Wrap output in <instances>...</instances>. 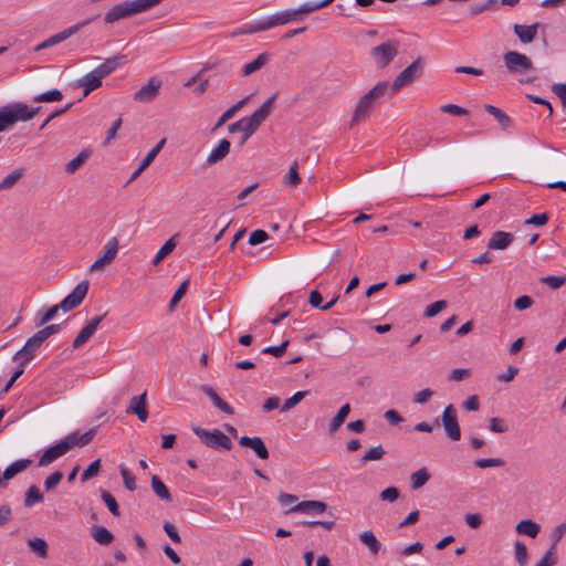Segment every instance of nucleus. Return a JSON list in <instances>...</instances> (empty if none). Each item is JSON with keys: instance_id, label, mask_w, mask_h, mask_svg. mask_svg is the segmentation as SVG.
I'll return each mask as SVG.
<instances>
[{"instance_id": "nucleus-36", "label": "nucleus", "mask_w": 566, "mask_h": 566, "mask_svg": "<svg viewBox=\"0 0 566 566\" xmlns=\"http://www.w3.org/2000/svg\"><path fill=\"white\" fill-rule=\"evenodd\" d=\"M24 168H19L6 176L0 182V192L12 189L17 182L23 177Z\"/></svg>"}, {"instance_id": "nucleus-18", "label": "nucleus", "mask_w": 566, "mask_h": 566, "mask_svg": "<svg viewBox=\"0 0 566 566\" xmlns=\"http://www.w3.org/2000/svg\"><path fill=\"white\" fill-rule=\"evenodd\" d=\"M102 76L94 69L77 81V86L84 88L83 96L86 97L91 92L102 86Z\"/></svg>"}, {"instance_id": "nucleus-3", "label": "nucleus", "mask_w": 566, "mask_h": 566, "mask_svg": "<svg viewBox=\"0 0 566 566\" xmlns=\"http://www.w3.org/2000/svg\"><path fill=\"white\" fill-rule=\"evenodd\" d=\"M192 432L205 446L216 451H230L233 447L231 439L219 429L207 430L199 426H195L192 427Z\"/></svg>"}, {"instance_id": "nucleus-49", "label": "nucleus", "mask_w": 566, "mask_h": 566, "mask_svg": "<svg viewBox=\"0 0 566 566\" xmlns=\"http://www.w3.org/2000/svg\"><path fill=\"white\" fill-rule=\"evenodd\" d=\"M284 182L292 188H296L301 184V177L297 171V163H294L290 167L289 172L284 178Z\"/></svg>"}, {"instance_id": "nucleus-59", "label": "nucleus", "mask_w": 566, "mask_h": 566, "mask_svg": "<svg viewBox=\"0 0 566 566\" xmlns=\"http://www.w3.org/2000/svg\"><path fill=\"white\" fill-rule=\"evenodd\" d=\"M269 235L264 230L258 229L254 230L249 237V243L251 245H258L268 240Z\"/></svg>"}, {"instance_id": "nucleus-23", "label": "nucleus", "mask_w": 566, "mask_h": 566, "mask_svg": "<svg viewBox=\"0 0 566 566\" xmlns=\"http://www.w3.org/2000/svg\"><path fill=\"white\" fill-rule=\"evenodd\" d=\"M200 390L211 399L216 408H218L219 410L227 415H233V408L223 399H221L212 387L208 385H201Z\"/></svg>"}, {"instance_id": "nucleus-51", "label": "nucleus", "mask_w": 566, "mask_h": 566, "mask_svg": "<svg viewBox=\"0 0 566 566\" xmlns=\"http://www.w3.org/2000/svg\"><path fill=\"white\" fill-rule=\"evenodd\" d=\"M99 469H101V460L97 459L95 461H93L88 467L87 469H85L81 475V481L82 482H86L88 481L90 479L96 476L99 472Z\"/></svg>"}, {"instance_id": "nucleus-35", "label": "nucleus", "mask_w": 566, "mask_h": 566, "mask_svg": "<svg viewBox=\"0 0 566 566\" xmlns=\"http://www.w3.org/2000/svg\"><path fill=\"white\" fill-rule=\"evenodd\" d=\"M151 489L160 500L167 502H170L172 500L168 488L157 475H154L151 478Z\"/></svg>"}, {"instance_id": "nucleus-56", "label": "nucleus", "mask_w": 566, "mask_h": 566, "mask_svg": "<svg viewBox=\"0 0 566 566\" xmlns=\"http://www.w3.org/2000/svg\"><path fill=\"white\" fill-rule=\"evenodd\" d=\"M440 109L443 113L451 114L454 116H465L469 113L468 109H465L459 105H455V104L442 105Z\"/></svg>"}, {"instance_id": "nucleus-38", "label": "nucleus", "mask_w": 566, "mask_h": 566, "mask_svg": "<svg viewBox=\"0 0 566 566\" xmlns=\"http://www.w3.org/2000/svg\"><path fill=\"white\" fill-rule=\"evenodd\" d=\"M43 494L36 485H31L25 492L24 506L32 507L36 503L43 502Z\"/></svg>"}, {"instance_id": "nucleus-42", "label": "nucleus", "mask_w": 566, "mask_h": 566, "mask_svg": "<svg viewBox=\"0 0 566 566\" xmlns=\"http://www.w3.org/2000/svg\"><path fill=\"white\" fill-rule=\"evenodd\" d=\"M515 560L520 566H525L528 560L527 547L523 542L516 541L514 544Z\"/></svg>"}, {"instance_id": "nucleus-27", "label": "nucleus", "mask_w": 566, "mask_h": 566, "mask_svg": "<svg viewBox=\"0 0 566 566\" xmlns=\"http://www.w3.org/2000/svg\"><path fill=\"white\" fill-rule=\"evenodd\" d=\"M269 62V54L261 53L252 62H249L242 67V76H249L254 72L261 70Z\"/></svg>"}, {"instance_id": "nucleus-6", "label": "nucleus", "mask_w": 566, "mask_h": 566, "mask_svg": "<svg viewBox=\"0 0 566 566\" xmlns=\"http://www.w3.org/2000/svg\"><path fill=\"white\" fill-rule=\"evenodd\" d=\"M504 65L512 74H524L533 70L532 60L517 51H507L503 54Z\"/></svg>"}, {"instance_id": "nucleus-2", "label": "nucleus", "mask_w": 566, "mask_h": 566, "mask_svg": "<svg viewBox=\"0 0 566 566\" xmlns=\"http://www.w3.org/2000/svg\"><path fill=\"white\" fill-rule=\"evenodd\" d=\"M388 87V82H378L370 91L359 98L349 123L350 128L368 118L370 112L376 105V102L386 94Z\"/></svg>"}, {"instance_id": "nucleus-12", "label": "nucleus", "mask_w": 566, "mask_h": 566, "mask_svg": "<svg viewBox=\"0 0 566 566\" xmlns=\"http://www.w3.org/2000/svg\"><path fill=\"white\" fill-rule=\"evenodd\" d=\"M118 252V240L116 237H113L108 240L105 245V252L102 256H99L90 268V271L97 272L102 271L106 264L113 262Z\"/></svg>"}, {"instance_id": "nucleus-45", "label": "nucleus", "mask_w": 566, "mask_h": 566, "mask_svg": "<svg viewBox=\"0 0 566 566\" xmlns=\"http://www.w3.org/2000/svg\"><path fill=\"white\" fill-rule=\"evenodd\" d=\"M386 454V451L385 449L382 448V446H377V447H373L370 448L361 458V463H366L368 461H378V460H381L382 457Z\"/></svg>"}, {"instance_id": "nucleus-29", "label": "nucleus", "mask_w": 566, "mask_h": 566, "mask_svg": "<svg viewBox=\"0 0 566 566\" xmlns=\"http://www.w3.org/2000/svg\"><path fill=\"white\" fill-rule=\"evenodd\" d=\"M541 531V526L532 520H522L516 525V532L518 534L527 535L535 538Z\"/></svg>"}, {"instance_id": "nucleus-40", "label": "nucleus", "mask_w": 566, "mask_h": 566, "mask_svg": "<svg viewBox=\"0 0 566 566\" xmlns=\"http://www.w3.org/2000/svg\"><path fill=\"white\" fill-rule=\"evenodd\" d=\"M62 98H63L62 92L57 88H53L51 91L35 95L33 97V101L36 103H52V102H59Z\"/></svg>"}, {"instance_id": "nucleus-61", "label": "nucleus", "mask_w": 566, "mask_h": 566, "mask_svg": "<svg viewBox=\"0 0 566 566\" xmlns=\"http://www.w3.org/2000/svg\"><path fill=\"white\" fill-rule=\"evenodd\" d=\"M400 495L399 490L396 486H389L380 492V499L382 501L395 502Z\"/></svg>"}, {"instance_id": "nucleus-13", "label": "nucleus", "mask_w": 566, "mask_h": 566, "mask_svg": "<svg viewBox=\"0 0 566 566\" xmlns=\"http://www.w3.org/2000/svg\"><path fill=\"white\" fill-rule=\"evenodd\" d=\"M40 347L39 343L30 337L24 346L13 355L12 360L20 363V367H25V365L34 358Z\"/></svg>"}, {"instance_id": "nucleus-47", "label": "nucleus", "mask_w": 566, "mask_h": 566, "mask_svg": "<svg viewBox=\"0 0 566 566\" xmlns=\"http://www.w3.org/2000/svg\"><path fill=\"white\" fill-rule=\"evenodd\" d=\"M166 143V139L163 138L161 140L158 142V144L153 147L148 154L145 156V158L142 160L140 165H142V169H146L153 161L154 159L156 158V156L159 154V151L163 149L164 145Z\"/></svg>"}, {"instance_id": "nucleus-24", "label": "nucleus", "mask_w": 566, "mask_h": 566, "mask_svg": "<svg viewBox=\"0 0 566 566\" xmlns=\"http://www.w3.org/2000/svg\"><path fill=\"white\" fill-rule=\"evenodd\" d=\"M538 27V22L531 25L515 24L513 30L520 41L526 44L531 43L536 38Z\"/></svg>"}, {"instance_id": "nucleus-10", "label": "nucleus", "mask_w": 566, "mask_h": 566, "mask_svg": "<svg viewBox=\"0 0 566 566\" xmlns=\"http://www.w3.org/2000/svg\"><path fill=\"white\" fill-rule=\"evenodd\" d=\"M88 292V282L83 281L78 283L75 289L65 296L60 303L61 310L64 312H70L76 308L84 300Z\"/></svg>"}, {"instance_id": "nucleus-7", "label": "nucleus", "mask_w": 566, "mask_h": 566, "mask_svg": "<svg viewBox=\"0 0 566 566\" xmlns=\"http://www.w3.org/2000/svg\"><path fill=\"white\" fill-rule=\"evenodd\" d=\"M441 424L443 426L449 439L452 441H459L461 439V429L458 421L457 409L452 403L444 408L441 415Z\"/></svg>"}, {"instance_id": "nucleus-57", "label": "nucleus", "mask_w": 566, "mask_h": 566, "mask_svg": "<svg viewBox=\"0 0 566 566\" xmlns=\"http://www.w3.org/2000/svg\"><path fill=\"white\" fill-rule=\"evenodd\" d=\"M489 429L495 433H504L507 431V426L503 419L493 417L490 419Z\"/></svg>"}, {"instance_id": "nucleus-34", "label": "nucleus", "mask_w": 566, "mask_h": 566, "mask_svg": "<svg viewBox=\"0 0 566 566\" xmlns=\"http://www.w3.org/2000/svg\"><path fill=\"white\" fill-rule=\"evenodd\" d=\"M123 56H115L111 59H106L104 63L95 67L97 73L102 76V78L108 76L113 71H115L120 64V60Z\"/></svg>"}, {"instance_id": "nucleus-41", "label": "nucleus", "mask_w": 566, "mask_h": 566, "mask_svg": "<svg viewBox=\"0 0 566 566\" xmlns=\"http://www.w3.org/2000/svg\"><path fill=\"white\" fill-rule=\"evenodd\" d=\"M265 21L261 20L255 23H247L242 28L238 29V31H234L232 35L238 34H253L262 31H266Z\"/></svg>"}, {"instance_id": "nucleus-48", "label": "nucleus", "mask_w": 566, "mask_h": 566, "mask_svg": "<svg viewBox=\"0 0 566 566\" xmlns=\"http://www.w3.org/2000/svg\"><path fill=\"white\" fill-rule=\"evenodd\" d=\"M59 310H61V306H60V304H56V305L49 307L44 313H39L36 326L39 327V326H42V325H45L46 323H49L51 319H53L55 317Z\"/></svg>"}, {"instance_id": "nucleus-37", "label": "nucleus", "mask_w": 566, "mask_h": 566, "mask_svg": "<svg viewBox=\"0 0 566 566\" xmlns=\"http://www.w3.org/2000/svg\"><path fill=\"white\" fill-rule=\"evenodd\" d=\"M176 235H172L169 240H167L164 245L159 249V251L156 253L155 258L153 259L151 263L153 265H158L169 253L172 252V250L176 248Z\"/></svg>"}, {"instance_id": "nucleus-60", "label": "nucleus", "mask_w": 566, "mask_h": 566, "mask_svg": "<svg viewBox=\"0 0 566 566\" xmlns=\"http://www.w3.org/2000/svg\"><path fill=\"white\" fill-rule=\"evenodd\" d=\"M289 345V340H284L282 344H280L279 346H268L265 347L262 352L264 354H271L273 355L274 357H281L284 355L285 350H286V347Z\"/></svg>"}, {"instance_id": "nucleus-39", "label": "nucleus", "mask_w": 566, "mask_h": 566, "mask_svg": "<svg viewBox=\"0 0 566 566\" xmlns=\"http://www.w3.org/2000/svg\"><path fill=\"white\" fill-rule=\"evenodd\" d=\"M430 480V473L426 468H421L413 472L410 476L411 488L417 490L423 486Z\"/></svg>"}, {"instance_id": "nucleus-1", "label": "nucleus", "mask_w": 566, "mask_h": 566, "mask_svg": "<svg viewBox=\"0 0 566 566\" xmlns=\"http://www.w3.org/2000/svg\"><path fill=\"white\" fill-rule=\"evenodd\" d=\"M277 93L271 95L251 116L243 117L228 126L230 134L241 132L242 137L240 145H244L247 140L259 129L262 123L270 116L273 111Z\"/></svg>"}, {"instance_id": "nucleus-31", "label": "nucleus", "mask_w": 566, "mask_h": 566, "mask_svg": "<svg viewBox=\"0 0 566 566\" xmlns=\"http://www.w3.org/2000/svg\"><path fill=\"white\" fill-rule=\"evenodd\" d=\"M484 109L492 115L503 128H507L512 125V119L501 108L485 104Z\"/></svg>"}, {"instance_id": "nucleus-4", "label": "nucleus", "mask_w": 566, "mask_h": 566, "mask_svg": "<svg viewBox=\"0 0 566 566\" xmlns=\"http://www.w3.org/2000/svg\"><path fill=\"white\" fill-rule=\"evenodd\" d=\"M400 42L390 39L370 49L369 55L378 69L387 67L398 55Z\"/></svg>"}, {"instance_id": "nucleus-54", "label": "nucleus", "mask_w": 566, "mask_h": 566, "mask_svg": "<svg viewBox=\"0 0 566 566\" xmlns=\"http://www.w3.org/2000/svg\"><path fill=\"white\" fill-rule=\"evenodd\" d=\"M557 554L554 553V547H549L535 566H554L557 563Z\"/></svg>"}, {"instance_id": "nucleus-55", "label": "nucleus", "mask_w": 566, "mask_h": 566, "mask_svg": "<svg viewBox=\"0 0 566 566\" xmlns=\"http://www.w3.org/2000/svg\"><path fill=\"white\" fill-rule=\"evenodd\" d=\"M448 306V303L446 301H437L432 304H430L424 312V315L427 317H433L437 314H439L441 311H443Z\"/></svg>"}, {"instance_id": "nucleus-16", "label": "nucleus", "mask_w": 566, "mask_h": 566, "mask_svg": "<svg viewBox=\"0 0 566 566\" xmlns=\"http://www.w3.org/2000/svg\"><path fill=\"white\" fill-rule=\"evenodd\" d=\"M67 451H69L67 444L64 443V441L62 439L59 443L48 448L43 452V454L39 459L38 464H39V467H46V465L51 464L52 462H54L57 458L64 455Z\"/></svg>"}, {"instance_id": "nucleus-32", "label": "nucleus", "mask_w": 566, "mask_h": 566, "mask_svg": "<svg viewBox=\"0 0 566 566\" xmlns=\"http://www.w3.org/2000/svg\"><path fill=\"white\" fill-rule=\"evenodd\" d=\"M359 539L363 544H365L370 554L377 555L381 549V543L376 538L371 531H366L359 535Z\"/></svg>"}, {"instance_id": "nucleus-21", "label": "nucleus", "mask_w": 566, "mask_h": 566, "mask_svg": "<svg viewBox=\"0 0 566 566\" xmlns=\"http://www.w3.org/2000/svg\"><path fill=\"white\" fill-rule=\"evenodd\" d=\"M513 240L514 235L512 233L495 231L488 242V248L492 250H504L513 242Z\"/></svg>"}, {"instance_id": "nucleus-17", "label": "nucleus", "mask_w": 566, "mask_h": 566, "mask_svg": "<svg viewBox=\"0 0 566 566\" xmlns=\"http://www.w3.org/2000/svg\"><path fill=\"white\" fill-rule=\"evenodd\" d=\"M92 19H87V20H84L82 22H78L76 24H73L71 25L70 28L50 36L49 39H46V44L50 46H53L55 44H59L65 40H67L69 38H71L72 35H74L75 33H77L82 28H84L85 25H87L90 22H91Z\"/></svg>"}, {"instance_id": "nucleus-25", "label": "nucleus", "mask_w": 566, "mask_h": 566, "mask_svg": "<svg viewBox=\"0 0 566 566\" xmlns=\"http://www.w3.org/2000/svg\"><path fill=\"white\" fill-rule=\"evenodd\" d=\"M250 95L245 96L244 98L240 99L235 104H233L231 107H229L217 120L214 127L212 130H217L221 126H223L228 120H230L250 99Z\"/></svg>"}, {"instance_id": "nucleus-58", "label": "nucleus", "mask_w": 566, "mask_h": 566, "mask_svg": "<svg viewBox=\"0 0 566 566\" xmlns=\"http://www.w3.org/2000/svg\"><path fill=\"white\" fill-rule=\"evenodd\" d=\"M63 479V473L61 471H55L51 475H49L44 481V488L46 491L54 489Z\"/></svg>"}, {"instance_id": "nucleus-11", "label": "nucleus", "mask_w": 566, "mask_h": 566, "mask_svg": "<svg viewBox=\"0 0 566 566\" xmlns=\"http://www.w3.org/2000/svg\"><path fill=\"white\" fill-rule=\"evenodd\" d=\"M107 313H104L102 315H97L93 317L76 335V337L73 340V348L77 349L82 347L84 344L88 342V339L93 336V334L96 332L98 325L102 323V321L105 318Z\"/></svg>"}, {"instance_id": "nucleus-22", "label": "nucleus", "mask_w": 566, "mask_h": 566, "mask_svg": "<svg viewBox=\"0 0 566 566\" xmlns=\"http://www.w3.org/2000/svg\"><path fill=\"white\" fill-rule=\"evenodd\" d=\"M231 144L228 139H221L207 157V164L212 166L223 160L230 153Z\"/></svg>"}, {"instance_id": "nucleus-8", "label": "nucleus", "mask_w": 566, "mask_h": 566, "mask_svg": "<svg viewBox=\"0 0 566 566\" xmlns=\"http://www.w3.org/2000/svg\"><path fill=\"white\" fill-rule=\"evenodd\" d=\"M6 108L9 112V117L12 125H14L19 120H30L41 111L40 106L29 107L27 104L22 102L10 103L6 105Z\"/></svg>"}, {"instance_id": "nucleus-30", "label": "nucleus", "mask_w": 566, "mask_h": 566, "mask_svg": "<svg viewBox=\"0 0 566 566\" xmlns=\"http://www.w3.org/2000/svg\"><path fill=\"white\" fill-rule=\"evenodd\" d=\"M92 537L101 545L107 546L114 541V535L104 526L92 527Z\"/></svg>"}, {"instance_id": "nucleus-26", "label": "nucleus", "mask_w": 566, "mask_h": 566, "mask_svg": "<svg viewBox=\"0 0 566 566\" xmlns=\"http://www.w3.org/2000/svg\"><path fill=\"white\" fill-rule=\"evenodd\" d=\"M325 510H326V504L324 502L316 501V500H307V501H302V502L295 504L290 510V512L305 513V512L314 511L316 513H323V512H325Z\"/></svg>"}, {"instance_id": "nucleus-62", "label": "nucleus", "mask_w": 566, "mask_h": 566, "mask_svg": "<svg viewBox=\"0 0 566 566\" xmlns=\"http://www.w3.org/2000/svg\"><path fill=\"white\" fill-rule=\"evenodd\" d=\"M317 10L318 9L316 2H306L301 4L297 9H294V12L296 14L297 20H300L301 15L308 14Z\"/></svg>"}, {"instance_id": "nucleus-53", "label": "nucleus", "mask_w": 566, "mask_h": 566, "mask_svg": "<svg viewBox=\"0 0 566 566\" xmlns=\"http://www.w3.org/2000/svg\"><path fill=\"white\" fill-rule=\"evenodd\" d=\"M188 286H189V281H187V280L184 281L178 286L177 291L175 292L172 298L169 302L170 310H172L179 303V301L184 297V295L186 294V292L188 290Z\"/></svg>"}, {"instance_id": "nucleus-5", "label": "nucleus", "mask_w": 566, "mask_h": 566, "mask_svg": "<svg viewBox=\"0 0 566 566\" xmlns=\"http://www.w3.org/2000/svg\"><path fill=\"white\" fill-rule=\"evenodd\" d=\"M423 69L424 60L423 57L419 56L396 76L391 84V91L396 93L402 87L410 85L413 81L422 75Z\"/></svg>"}, {"instance_id": "nucleus-64", "label": "nucleus", "mask_w": 566, "mask_h": 566, "mask_svg": "<svg viewBox=\"0 0 566 566\" xmlns=\"http://www.w3.org/2000/svg\"><path fill=\"white\" fill-rule=\"evenodd\" d=\"M552 91L560 98L564 106H566V84L557 83L552 86Z\"/></svg>"}, {"instance_id": "nucleus-52", "label": "nucleus", "mask_w": 566, "mask_h": 566, "mask_svg": "<svg viewBox=\"0 0 566 566\" xmlns=\"http://www.w3.org/2000/svg\"><path fill=\"white\" fill-rule=\"evenodd\" d=\"M542 282L549 286L553 290H557L563 286L566 282V275L556 276V275H547L542 279Z\"/></svg>"}, {"instance_id": "nucleus-63", "label": "nucleus", "mask_w": 566, "mask_h": 566, "mask_svg": "<svg viewBox=\"0 0 566 566\" xmlns=\"http://www.w3.org/2000/svg\"><path fill=\"white\" fill-rule=\"evenodd\" d=\"M533 303H534V301H533V298L531 296L523 295V296L517 297L514 301V307L517 311H524V310L531 307L533 305Z\"/></svg>"}, {"instance_id": "nucleus-15", "label": "nucleus", "mask_w": 566, "mask_h": 566, "mask_svg": "<svg viewBox=\"0 0 566 566\" xmlns=\"http://www.w3.org/2000/svg\"><path fill=\"white\" fill-rule=\"evenodd\" d=\"M96 433V428H92L82 434H80L77 431H74L65 436L63 441L67 444V450L72 449L73 447H85L91 443Z\"/></svg>"}, {"instance_id": "nucleus-44", "label": "nucleus", "mask_w": 566, "mask_h": 566, "mask_svg": "<svg viewBox=\"0 0 566 566\" xmlns=\"http://www.w3.org/2000/svg\"><path fill=\"white\" fill-rule=\"evenodd\" d=\"M29 546L41 558H45L48 556V544L44 539L39 538V537L30 539Z\"/></svg>"}, {"instance_id": "nucleus-43", "label": "nucleus", "mask_w": 566, "mask_h": 566, "mask_svg": "<svg viewBox=\"0 0 566 566\" xmlns=\"http://www.w3.org/2000/svg\"><path fill=\"white\" fill-rule=\"evenodd\" d=\"M101 497L114 516H119L120 511L116 499L106 490H102Z\"/></svg>"}, {"instance_id": "nucleus-46", "label": "nucleus", "mask_w": 566, "mask_h": 566, "mask_svg": "<svg viewBox=\"0 0 566 566\" xmlns=\"http://www.w3.org/2000/svg\"><path fill=\"white\" fill-rule=\"evenodd\" d=\"M308 395V391L307 390H304V391H296L292 397L287 398L282 408H281V411L282 412H286L291 409H293L298 402L302 401L303 398H305L306 396Z\"/></svg>"}, {"instance_id": "nucleus-20", "label": "nucleus", "mask_w": 566, "mask_h": 566, "mask_svg": "<svg viewBox=\"0 0 566 566\" xmlns=\"http://www.w3.org/2000/svg\"><path fill=\"white\" fill-rule=\"evenodd\" d=\"M264 21L266 29L269 30L277 25H284L289 22L297 21V18L294 12V9H290L272 14L264 19Z\"/></svg>"}, {"instance_id": "nucleus-28", "label": "nucleus", "mask_w": 566, "mask_h": 566, "mask_svg": "<svg viewBox=\"0 0 566 566\" xmlns=\"http://www.w3.org/2000/svg\"><path fill=\"white\" fill-rule=\"evenodd\" d=\"M32 461L30 459H21L4 469L2 472L4 480L9 481L13 479L18 473L24 471Z\"/></svg>"}, {"instance_id": "nucleus-14", "label": "nucleus", "mask_w": 566, "mask_h": 566, "mask_svg": "<svg viewBox=\"0 0 566 566\" xmlns=\"http://www.w3.org/2000/svg\"><path fill=\"white\" fill-rule=\"evenodd\" d=\"M241 447L250 448L258 458L261 460H268L270 457L269 450L260 437H248L243 436L239 439Z\"/></svg>"}, {"instance_id": "nucleus-19", "label": "nucleus", "mask_w": 566, "mask_h": 566, "mask_svg": "<svg viewBox=\"0 0 566 566\" xmlns=\"http://www.w3.org/2000/svg\"><path fill=\"white\" fill-rule=\"evenodd\" d=\"M146 392H143L139 396H134L130 399L129 407L127 409L128 413H134L137 416V418L145 422L148 419V411L146 407Z\"/></svg>"}, {"instance_id": "nucleus-9", "label": "nucleus", "mask_w": 566, "mask_h": 566, "mask_svg": "<svg viewBox=\"0 0 566 566\" xmlns=\"http://www.w3.org/2000/svg\"><path fill=\"white\" fill-rule=\"evenodd\" d=\"M161 86V80H159L156 76H153L148 80V82L145 85H143L137 92H135L133 97L136 102L139 103H150L158 96Z\"/></svg>"}, {"instance_id": "nucleus-33", "label": "nucleus", "mask_w": 566, "mask_h": 566, "mask_svg": "<svg viewBox=\"0 0 566 566\" xmlns=\"http://www.w3.org/2000/svg\"><path fill=\"white\" fill-rule=\"evenodd\" d=\"M92 155L91 149L82 150L76 157L65 165V171L73 175Z\"/></svg>"}, {"instance_id": "nucleus-50", "label": "nucleus", "mask_w": 566, "mask_h": 566, "mask_svg": "<svg viewBox=\"0 0 566 566\" xmlns=\"http://www.w3.org/2000/svg\"><path fill=\"white\" fill-rule=\"evenodd\" d=\"M474 465L480 469L504 467L505 461L501 458L478 459L474 461Z\"/></svg>"}]
</instances>
